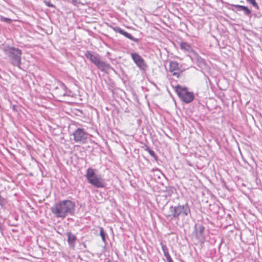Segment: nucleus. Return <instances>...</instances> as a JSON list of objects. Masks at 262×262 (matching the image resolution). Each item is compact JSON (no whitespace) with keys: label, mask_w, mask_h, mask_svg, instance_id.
Segmentation results:
<instances>
[{"label":"nucleus","mask_w":262,"mask_h":262,"mask_svg":"<svg viewBox=\"0 0 262 262\" xmlns=\"http://www.w3.org/2000/svg\"><path fill=\"white\" fill-rule=\"evenodd\" d=\"M75 208L76 204L74 201L63 200L55 203L50 210L55 217L63 219L68 215H73Z\"/></svg>","instance_id":"nucleus-1"},{"label":"nucleus","mask_w":262,"mask_h":262,"mask_svg":"<svg viewBox=\"0 0 262 262\" xmlns=\"http://www.w3.org/2000/svg\"><path fill=\"white\" fill-rule=\"evenodd\" d=\"M169 213L167 217L171 219H183L191 215L190 206L188 203H179L176 206H171L169 207Z\"/></svg>","instance_id":"nucleus-2"},{"label":"nucleus","mask_w":262,"mask_h":262,"mask_svg":"<svg viewBox=\"0 0 262 262\" xmlns=\"http://www.w3.org/2000/svg\"><path fill=\"white\" fill-rule=\"evenodd\" d=\"M97 169L89 167L86 171L85 177L88 182L92 186L98 188H102L105 186L104 179L101 174H96Z\"/></svg>","instance_id":"nucleus-3"},{"label":"nucleus","mask_w":262,"mask_h":262,"mask_svg":"<svg viewBox=\"0 0 262 262\" xmlns=\"http://www.w3.org/2000/svg\"><path fill=\"white\" fill-rule=\"evenodd\" d=\"M86 58L89 59L95 66L102 72H105L106 69H111L115 71L109 63H107L100 59L98 54H94L91 51H87L84 54Z\"/></svg>","instance_id":"nucleus-4"},{"label":"nucleus","mask_w":262,"mask_h":262,"mask_svg":"<svg viewBox=\"0 0 262 262\" xmlns=\"http://www.w3.org/2000/svg\"><path fill=\"white\" fill-rule=\"evenodd\" d=\"M5 52L12 64L21 69V50L14 47H8L5 50Z\"/></svg>","instance_id":"nucleus-5"},{"label":"nucleus","mask_w":262,"mask_h":262,"mask_svg":"<svg viewBox=\"0 0 262 262\" xmlns=\"http://www.w3.org/2000/svg\"><path fill=\"white\" fill-rule=\"evenodd\" d=\"M174 90L179 98L186 103L191 102L194 99L193 93L189 92L185 86L178 84L175 86Z\"/></svg>","instance_id":"nucleus-6"},{"label":"nucleus","mask_w":262,"mask_h":262,"mask_svg":"<svg viewBox=\"0 0 262 262\" xmlns=\"http://www.w3.org/2000/svg\"><path fill=\"white\" fill-rule=\"evenodd\" d=\"M73 140L77 143H85L88 138V133L84 129L77 128L72 133Z\"/></svg>","instance_id":"nucleus-7"},{"label":"nucleus","mask_w":262,"mask_h":262,"mask_svg":"<svg viewBox=\"0 0 262 262\" xmlns=\"http://www.w3.org/2000/svg\"><path fill=\"white\" fill-rule=\"evenodd\" d=\"M192 59L194 60L196 62L197 66L200 68V71L204 74L206 79H208L210 81L209 77L205 74L203 71V70L206 69L207 64L205 61L204 59H203L197 53L193 52V55L192 57Z\"/></svg>","instance_id":"nucleus-8"},{"label":"nucleus","mask_w":262,"mask_h":262,"mask_svg":"<svg viewBox=\"0 0 262 262\" xmlns=\"http://www.w3.org/2000/svg\"><path fill=\"white\" fill-rule=\"evenodd\" d=\"M131 57L136 65L142 70H146L148 66L144 59L137 53H132Z\"/></svg>","instance_id":"nucleus-9"},{"label":"nucleus","mask_w":262,"mask_h":262,"mask_svg":"<svg viewBox=\"0 0 262 262\" xmlns=\"http://www.w3.org/2000/svg\"><path fill=\"white\" fill-rule=\"evenodd\" d=\"M182 66L176 61H171L169 62V71L172 73L173 76L180 78L181 75L183 72V70H181Z\"/></svg>","instance_id":"nucleus-10"},{"label":"nucleus","mask_w":262,"mask_h":262,"mask_svg":"<svg viewBox=\"0 0 262 262\" xmlns=\"http://www.w3.org/2000/svg\"><path fill=\"white\" fill-rule=\"evenodd\" d=\"M205 227L200 224H195L194 227L193 234L200 242H204L205 241L204 235Z\"/></svg>","instance_id":"nucleus-11"},{"label":"nucleus","mask_w":262,"mask_h":262,"mask_svg":"<svg viewBox=\"0 0 262 262\" xmlns=\"http://www.w3.org/2000/svg\"><path fill=\"white\" fill-rule=\"evenodd\" d=\"M229 5L232 8H228L233 11H235V10L238 11H242L244 12V14L247 16L251 14V10L247 6L234 4H229Z\"/></svg>","instance_id":"nucleus-12"},{"label":"nucleus","mask_w":262,"mask_h":262,"mask_svg":"<svg viewBox=\"0 0 262 262\" xmlns=\"http://www.w3.org/2000/svg\"><path fill=\"white\" fill-rule=\"evenodd\" d=\"M113 29L115 32L120 33L135 42L138 43L140 41L139 39L134 37L130 33L125 31L119 27H114Z\"/></svg>","instance_id":"nucleus-13"},{"label":"nucleus","mask_w":262,"mask_h":262,"mask_svg":"<svg viewBox=\"0 0 262 262\" xmlns=\"http://www.w3.org/2000/svg\"><path fill=\"white\" fill-rule=\"evenodd\" d=\"M68 238V242L70 248L74 249L75 247L77 237L71 232H67L66 233Z\"/></svg>","instance_id":"nucleus-14"},{"label":"nucleus","mask_w":262,"mask_h":262,"mask_svg":"<svg viewBox=\"0 0 262 262\" xmlns=\"http://www.w3.org/2000/svg\"><path fill=\"white\" fill-rule=\"evenodd\" d=\"M161 246L162 247V251L164 253V256L166 257L167 261L173 262L170 254H169L168 249L166 245L164 244L163 242H161Z\"/></svg>","instance_id":"nucleus-15"},{"label":"nucleus","mask_w":262,"mask_h":262,"mask_svg":"<svg viewBox=\"0 0 262 262\" xmlns=\"http://www.w3.org/2000/svg\"><path fill=\"white\" fill-rule=\"evenodd\" d=\"M180 48L181 50L187 51L189 53L192 52L193 53V52H194L192 50L191 46L186 42H181Z\"/></svg>","instance_id":"nucleus-16"},{"label":"nucleus","mask_w":262,"mask_h":262,"mask_svg":"<svg viewBox=\"0 0 262 262\" xmlns=\"http://www.w3.org/2000/svg\"><path fill=\"white\" fill-rule=\"evenodd\" d=\"M7 200L5 198L3 197L0 191V207L1 209H5Z\"/></svg>","instance_id":"nucleus-17"},{"label":"nucleus","mask_w":262,"mask_h":262,"mask_svg":"<svg viewBox=\"0 0 262 262\" xmlns=\"http://www.w3.org/2000/svg\"><path fill=\"white\" fill-rule=\"evenodd\" d=\"M99 228H100V235L101 236L102 241L104 242H106V237L107 236V234L105 232V231L102 227H100Z\"/></svg>","instance_id":"nucleus-18"},{"label":"nucleus","mask_w":262,"mask_h":262,"mask_svg":"<svg viewBox=\"0 0 262 262\" xmlns=\"http://www.w3.org/2000/svg\"><path fill=\"white\" fill-rule=\"evenodd\" d=\"M246 1L248 4H251L253 7H254L257 10L259 9V7L258 5V4L257 3V2H256V0H246Z\"/></svg>","instance_id":"nucleus-19"},{"label":"nucleus","mask_w":262,"mask_h":262,"mask_svg":"<svg viewBox=\"0 0 262 262\" xmlns=\"http://www.w3.org/2000/svg\"><path fill=\"white\" fill-rule=\"evenodd\" d=\"M59 85L61 88L63 89L65 91V93L64 94V95H69V94H68V92L70 93L71 91L68 89L66 85L63 83L60 82Z\"/></svg>","instance_id":"nucleus-20"},{"label":"nucleus","mask_w":262,"mask_h":262,"mask_svg":"<svg viewBox=\"0 0 262 262\" xmlns=\"http://www.w3.org/2000/svg\"><path fill=\"white\" fill-rule=\"evenodd\" d=\"M1 20L2 21H4V22H6L8 24H10L11 22H12V19L9 18H7V17H5L4 16H1Z\"/></svg>","instance_id":"nucleus-21"},{"label":"nucleus","mask_w":262,"mask_h":262,"mask_svg":"<svg viewBox=\"0 0 262 262\" xmlns=\"http://www.w3.org/2000/svg\"><path fill=\"white\" fill-rule=\"evenodd\" d=\"M149 154L152 157L154 158L156 161H158V157L154 150H152Z\"/></svg>","instance_id":"nucleus-22"},{"label":"nucleus","mask_w":262,"mask_h":262,"mask_svg":"<svg viewBox=\"0 0 262 262\" xmlns=\"http://www.w3.org/2000/svg\"><path fill=\"white\" fill-rule=\"evenodd\" d=\"M44 3L45 4V5L49 7H51V8H55V6L52 4L50 1H46V0H45L43 1Z\"/></svg>","instance_id":"nucleus-23"},{"label":"nucleus","mask_w":262,"mask_h":262,"mask_svg":"<svg viewBox=\"0 0 262 262\" xmlns=\"http://www.w3.org/2000/svg\"><path fill=\"white\" fill-rule=\"evenodd\" d=\"M144 150L145 151H147L148 153L150 152V151H151L152 150L150 148V147L149 146H148L147 145H145V148H144Z\"/></svg>","instance_id":"nucleus-24"},{"label":"nucleus","mask_w":262,"mask_h":262,"mask_svg":"<svg viewBox=\"0 0 262 262\" xmlns=\"http://www.w3.org/2000/svg\"><path fill=\"white\" fill-rule=\"evenodd\" d=\"M13 110L15 112H18L19 110V106L18 105H13Z\"/></svg>","instance_id":"nucleus-25"},{"label":"nucleus","mask_w":262,"mask_h":262,"mask_svg":"<svg viewBox=\"0 0 262 262\" xmlns=\"http://www.w3.org/2000/svg\"><path fill=\"white\" fill-rule=\"evenodd\" d=\"M38 167H39V169L40 172H41V173L42 174H43V171H42V168H44L43 165L41 164H39L38 165Z\"/></svg>","instance_id":"nucleus-26"},{"label":"nucleus","mask_w":262,"mask_h":262,"mask_svg":"<svg viewBox=\"0 0 262 262\" xmlns=\"http://www.w3.org/2000/svg\"><path fill=\"white\" fill-rule=\"evenodd\" d=\"M72 3L74 5H76L78 3V0H72Z\"/></svg>","instance_id":"nucleus-27"},{"label":"nucleus","mask_w":262,"mask_h":262,"mask_svg":"<svg viewBox=\"0 0 262 262\" xmlns=\"http://www.w3.org/2000/svg\"><path fill=\"white\" fill-rule=\"evenodd\" d=\"M84 245V247H86V245H85V244H84V245Z\"/></svg>","instance_id":"nucleus-28"}]
</instances>
